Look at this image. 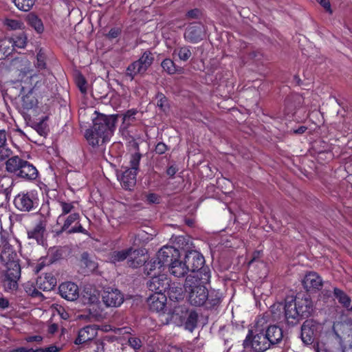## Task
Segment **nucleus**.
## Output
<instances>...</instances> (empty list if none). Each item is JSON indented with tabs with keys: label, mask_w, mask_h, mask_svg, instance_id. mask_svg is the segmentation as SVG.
<instances>
[{
	"label": "nucleus",
	"mask_w": 352,
	"mask_h": 352,
	"mask_svg": "<svg viewBox=\"0 0 352 352\" xmlns=\"http://www.w3.org/2000/svg\"><path fill=\"white\" fill-rule=\"evenodd\" d=\"M198 272L195 276H188L184 285L185 292L188 294V300L193 306H202L206 305L212 307L220 302L219 292L212 290L208 291L206 284L210 278V273Z\"/></svg>",
	"instance_id": "nucleus-1"
},
{
	"label": "nucleus",
	"mask_w": 352,
	"mask_h": 352,
	"mask_svg": "<svg viewBox=\"0 0 352 352\" xmlns=\"http://www.w3.org/2000/svg\"><path fill=\"white\" fill-rule=\"evenodd\" d=\"M1 241L0 261L6 267L3 287L6 291H14L18 287L17 281L21 276V267L12 245L13 243H16V240L14 238L5 239L1 235Z\"/></svg>",
	"instance_id": "nucleus-2"
},
{
	"label": "nucleus",
	"mask_w": 352,
	"mask_h": 352,
	"mask_svg": "<svg viewBox=\"0 0 352 352\" xmlns=\"http://www.w3.org/2000/svg\"><path fill=\"white\" fill-rule=\"evenodd\" d=\"M25 67L21 69L19 74L21 82V107L23 110H29L35 107L37 100L32 94V90L36 85L42 80V78L47 72L43 71L41 74H36L32 70L25 69L30 63L27 60H22Z\"/></svg>",
	"instance_id": "nucleus-3"
},
{
	"label": "nucleus",
	"mask_w": 352,
	"mask_h": 352,
	"mask_svg": "<svg viewBox=\"0 0 352 352\" xmlns=\"http://www.w3.org/2000/svg\"><path fill=\"white\" fill-rule=\"evenodd\" d=\"M285 317L289 325H295L304 318H308L313 311L312 300L309 296H297L294 299L286 300Z\"/></svg>",
	"instance_id": "nucleus-4"
},
{
	"label": "nucleus",
	"mask_w": 352,
	"mask_h": 352,
	"mask_svg": "<svg viewBox=\"0 0 352 352\" xmlns=\"http://www.w3.org/2000/svg\"><path fill=\"white\" fill-rule=\"evenodd\" d=\"M179 257V252L177 249L172 246L165 245L158 251L157 257L153 262L145 265V271L149 275L153 270L156 268L160 270L164 266H168L172 261Z\"/></svg>",
	"instance_id": "nucleus-5"
},
{
	"label": "nucleus",
	"mask_w": 352,
	"mask_h": 352,
	"mask_svg": "<svg viewBox=\"0 0 352 352\" xmlns=\"http://www.w3.org/2000/svg\"><path fill=\"white\" fill-rule=\"evenodd\" d=\"M245 349L254 352H264L271 346L262 330L257 324L254 329L249 330L243 344Z\"/></svg>",
	"instance_id": "nucleus-6"
},
{
	"label": "nucleus",
	"mask_w": 352,
	"mask_h": 352,
	"mask_svg": "<svg viewBox=\"0 0 352 352\" xmlns=\"http://www.w3.org/2000/svg\"><path fill=\"white\" fill-rule=\"evenodd\" d=\"M116 118L113 116L98 115L93 120L92 129L102 137V143L109 140L116 128Z\"/></svg>",
	"instance_id": "nucleus-7"
},
{
	"label": "nucleus",
	"mask_w": 352,
	"mask_h": 352,
	"mask_svg": "<svg viewBox=\"0 0 352 352\" xmlns=\"http://www.w3.org/2000/svg\"><path fill=\"white\" fill-rule=\"evenodd\" d=\"M140 254L142 256H144L142 250H134L132 248H129L126 250L112 252L109 255V259L111 263L116 264L129 257L128 261L129 265L133 268H136L145 263L144 258H139L138 259H135L136 258V256Z\"/></svg>",
	"instance_id": "nucleus-8"
},
{
	"label": "nucleus",
	"mask_w": 352,
	"mask_h": 352,
	"mask_svg": "<svg viewBox=\"0 0 352 352\" xmlns=\"http://www.w3.org/2000/svg\"><path fill=\"white\" fill-rule=\"evenodd\" d=\"M153 60L154 58L150 52H144L138 60L133 62L127 67L126 77L132 81L136 75L144 74L151 65Z\"/></svg>",
	"instance_id": "nucleus-9"
},
{
	"label": "nucleus",
	"mask_w": 352,
	"mask_h": 352,
	"mask_svg": "<svg viewBox=\"0 0 352 352\" xmlns=\"http://www.w3.org/2000/svg\"><path fill=\"white\" fill-rule=\"evenodd\" d=\"M80 216L78 212H73L69 215H66L60 221L62 226L60 230H56V233L60 235L63 232L67 234L83 233L87 234L86 230L80 223Z\"/></svg>",
	"instance_id": "nucleus-10"
},
{
	"label": "nucleus",
	"mask_w": 352,
	"mask_h": 352,
	"mask_svg": "<svg viewBox=\"0 0 352 352\" xmlns=\"http://www.w3.org/2000/svg\"><path fill=\"white\" fill-rule=\"evenodd\" d=\"M38 204V194L36 190H30L19 193L14 199L15 207L23 212H29L36 208Z\"/></svg>",
	"instance_id": "nucleus-11"
},
{
	"label": "nucleus",
	"mask_w": 352,
	"mask_h": 352,
	"mask_svg": "<svg viewBox=\"0 0 352 352\" xmlns=\"http://www.w3.org/2000/svg\"><path fill=\"white\" fill-rule=\"evenodd\" d=\"M140 161V154L131 155L130 159L131 167L127 168L120 178V182L123 188L126 190H131L136 183V175L139 168Z\"/></svg>",
	"instance_id": "nucleus-12"
},
{
	"label": "nucleus",
	"mask_w": 352,
	"mask_h": 352,
	"mask_svg": "<svg viewBox=\"0 0 352 352\" xmlns=\"http://www.w3.org/2000/svg\"><path fill=\"white\" fill-rule=\"evenodd\" d=\"M185 261L188 271H191V274L188 276H194L198 272H200V274L201 273V276H204L202 272L210 273L206 268L204 267V258L197 251L188 252L185 256Z\"/></svg>",
	"instance_id": "nucleus-13"
},
{
	"label": "nucleus",
	"mask_w": 352,
	"mask_h": 352,
	"mask_svg": "<svg viewBox=\"0 0 352 352\" xmlns=\"http://www.w3.org/2000/svg\"><path fill=\"white\" fill-rule=\"evenodd\" d=\"M102 300L107 307H118L124 302L123 294L117 288H105L102 294Z\"/></svg>",
	"instance_id": "nucleus-14"
},
{
	"label": "nucleus",
	"mask_w": 352,
	"mask_h": 352,
	"mask_svg": "<svg viewBox=\"0 0 352 352\" xmlns=\"http://www.w3.org/2000/svg\"><path fill=\"white\" fill-rule=\"evenodd\" d=\"M205 32V28L201 23H193L186 29L184 38L190 43H196L204 39Z\"/></svg>",
	"instance_id": "nucleus-15"
},
{
	"label": "nucleus",
	"mask_w": 352,
	"mask_h": 352,
	"mask_svg": "<svg viewBox=\"0 0 352 352\" xmlns=\"http://www.w3.org/2000/svg\"><path fill=\"white\" fill-rule=\"evenodd\" d=\"M170 280L166 274L153 276L147 283L148 289L154 293L166 292L170 286Z\"/></svg>",
	"instance_id": "nucleus-16"
},
{
	"label": "nucleus",
	"mask_w": 352,
	"mask_h": 352,
	"mask_svg": "<svg viewBox=\"0 0 352 352\" xmlns=\"http://www.w3.org/2000/svg\"><path fill=\"white\" fill-rule=\"evenodd\" d=\"M320 325L312 320H306L301 327V339L307 344H311Z\"/></svg>",
	"instance_id": "nucleus-17"
},
{
	"label": "nucleus",
	"mask_w": 352,
	"mask_h": 352,
	"mask_svg": "<svg viewBox=\"0 0 352 352\" xmlns=\"http://www.w3.org/2000/svg\"><path fill=\"white\" fill-rule=\"evenodd\" d=\"M261 329L264 331V334L270 346L278 345L283 341V330L280 327L272 324Z\"/></svg>",
	"instance_id": "nucleus-18"
},
{
	"label": "nucleus",
	"mask_w": 352,
	"mask_h": 352,
	"mask_svg": "<svg viewBox=\"0 0 352 352\" xmlns=\"http://www.w3.org/2000/svg\"><path fill=\"white\" fill-rule=\"evenodd\" d=\"M302 284L307 292H316L322 288L323 281L316 272H309L305 274Z\"/></svg>",
	"instance_id": "nucleus-19"
},
{
	"label": "nucleus",
	"mask_w": 352,
	"mask_h": 352,
	"mask_svg": "<svg viewBox=\"0 0 352 352\" xmlns=\"http://www.w3.org/2000/svg\"><path fill=\"white\" fill-rule=\"evenodd\" d=\"M166 296L162 292L154 293L148 298V305L152 311L162 312L165 311L166 307Z\"/></svg>",
	"instance_id": "nucleus-20"
},
{
	"label": "nucleus",
	"mask_w": 352,
	"mask_h": 352,
	"mask_svg": "<svg viewBox=\"0 0 352 352\" xmlns=\"http://www.w3.org/2000/svg\"><path fill=\"white\" fill-rule=\"evenodd\" d=\"M59 294L62 298L74 301L79 296V289L77 285L72 282H65L60 285Z\"/></svg>",
	"instance_id": "nucleus-21"
},
{
	"label": "nucleus",
	"mask_w": 352,
	"mask_h": 352,
	"mask_svg": "<svg viewBox=\"0 0 352 352\" xmlns=\"http://www.w3.org/2000/svg\"><path fill=\"white\" fill-rule=\"evenodd\" d=\"M98 334V327L96 325H88L78 331V337L75 340L76 344H81L94 339Z\"/></svg>",
	"instance_id": "nucleus-22"
},
{
	"label": "nucleus",
	"mask_w": 352,
	"mask_h": 352,
	"mask_svg": "<svg viewBox=\"0 0 352 352\" xmlns=\"http://www.w3.org/2000/svg\"><path fill=\"white\" fill-rule=\"evenodd\" d=\"M21 163L22 165L17 176L28 180L35 179L38 176L36 168L27 161L22 160Z\"/></svg>",
	"instance_id": "nucleus-23"
},
{
	"label": "nucleus",
	"mask_w": 352,
	"mask_h": 352,
	"mask_svg": "<svg viewBox=\"0 0 352 352\" xmlns=\"http://www.w3.org/2000/svg\"><path fill=\"white\" fill-rule=\"evenodd\" d=\"M81 301L85 305H98L99 293L96 289L85 287L82 293Z\"/></svg>",
	"instance_id": "nucleus-24"
},
{
	"label": "nucleus",
	"mask_w": 352,
	"mask_h": 352,
	"mask_svg": "<svg viewBox=\"0 0 352 352\" xmlns=\"http://www.w3.org/2000/svg\"><path fill=\"white\" fill-rule=\"evenodd\" d=\"M56 284V279L52 274H45L40 276L36 280L38 289L43 291L52 290Z\"/></svg>",
	"instance_id": "nucleus-25"
},
{
	"label": "nucleus",
	"mask_w": 352,
	"mask_h": 352,
	"mask_svg": "<svg viewBox=\"0 0 352 352\" xmlns=\"http://www.w3.org/2000/svg\"><path fill=\"white\" fill-rule=\"evenodd\" d=\"M45 231V224L42 221H39L32 229L28 231V236L29 239H34L38 244H43Z\"/></svg>",
	"instance_id": "nucleus-26"
},
{
	"label": "nucleus",
	"mask_w": 352,
	"mask_h": 352,
	"mask_svg": "<svg viewBox=\"0 0 352 352\" xmlns=\"http://www.w3.org/2000/svg\"><path fill=\"white\" fill-rule=\"evenodd\" d=\"M168 267L170 272L176 277H182L188 272L186 261L182 262L178 258L172 261Z\"/></svg>",
	"instance_id": "nucleus-27"
},
{
	"label": "nucleus",
	"mask_w": 352,
	"mask_h": 352,
	"mask_svg": "<svg viewBox=\"0 0 352 352\" xmlns=\"http://www.w3.org/2000/svg\"><path fill=\"white\" fill-rule=\"evenodd\" d=\"M58 204L60 208L61 212L57 218V224L60 225V221L65 216L69 215L73 212H76V205L77 203L76 201H65L60 200L58 201Z\"/></svg>",
	"instance_id": "nucleus-28"
},
{
	"label": "nucleus",
	"mask_w": 352,
	"mask_h": 352,
	"mask_svg": "<svg viewBox=\"0 0 352 352\" xmlns=\"http://www.w3.org/2000/svg\"><path fill=\"white\" fill-rule=\"evenodd\" d=\"M167 294L171 300L178 301L184 299V288L180 283H173L167 289Z\"/></svg>",
	"instance_id": "nucleus-29"
},
{
	"label": "nucleus",
	"mask_w": 352,
	"mask_h": 352,
	"mask_svg": "<svg viewBox=\"0 0 352 352\" xmlns=\"http://www.w3.org/2000/svg\"><path fill=\"white\" fill-rule=\"evenodd\" d=\"M12 38H5L0 41V60L10 55L14 50Z\"/></svg>",
	"instance_id": "nucleus-30"
},
{
	"label": "nucleus",
	"mask_w": 352,
	"mask_h": 352,
	"mask_svg": "<svg viewBox=\"0 0 352 352\" xmlns=\"http://www.w3.org/2000/svg\"><path fill=\"white\" fill-rule=\"evenodd\" d=\"M81 265L86 268L87 273L96 272L98 268V263L94 257H91L87 252L82 254Z\"/></svg>",
	"instance_id": "nucleus-31"
},
{
	"label": "nucleus",
	"mask_w": 352,
	"mask_h": 352,
	"mask_svg": "<svg viewBox=\"0 0 352 352\" xmlns=\"http://www.w3.org/2000/svg\"><path fill=\"white\" fill-rule=\"evenodd\" d=\"M21 162L22 160L18 156L9 158L6 163L7 171L17 175L22 165Z\"/></svg>",
	"instance_id": "nucleus-32"
},
{
	"label": "nucleus",
	"mask_w": 352,
	"mask_h": 352,
	"mask_svg": "<svg viewBox=\"0 0 352 352\" xmlns=\"http://www.w3.org/2000/svg\"><path fill=\"white\" fill-rule=\"evenodd\" d=\"M173 56L174 58L177 56L180 60L187 61L192 56L190 47L186 45L178 47L174 50Z\"/></svg>",
	"instance_id": "nucleus-33"
},
{
	"label": "nucleus",
	"mask_w": 352,
	"mask_h": 352,
	"mask_svg": "<svg viewBox=\"0 0 352 352\" xmlns=\"http://www.w3.org/2000/svg\"><path fill=\"white\" fill-rule=\"evenodd\" d=\"M28 24L33 28L36 32L41 34L44 30V26L42 21L34 14L30 13L27 16Z\"/></svg>",
	"instance_id": "nucleus-34"
},
{
	"label": "nucleus",
	"mask_w": 352,
	"mask_h": 352,
	"mask_svg": "<svg viewBox=\"0 0 352 352\" xmlns=\"http://www.w3.org/2000/svg\"><path fill=\"white\" fill-rule=\"evenodd\" d=\"M198 316L195 311H190L188 313L187 318L184 322V329L192 332L195 328L197 323Z\"/></svg>",
	"instance_id": "nucleus-35"
},
{
	"label": "nucleus",
	"mask_w": 352,
	"mask_h": 352,
	"mask_svg": "<svg viewBox=\"0 0 352 352\" xmlns=\"http://www.w3.org/2000/svg\"><path fill=\"white\" fill-rule=\"evenodd\" d=\"M85 136L89 144L93 146L102 143V137L96 133V131L91 128L86 131Z\"/></svg>",
	"instance_id": "nucleus-36"
},
{
	"label": "nucleus",
	"mask_w": 352,
	"mask_h": 352,
	"mask_svg": "<svg viewBox=\"0 0 352 352\" xmlns=\"http://www.w3.org/2000/svg\"><path fill=\"white\" fill-rule=\"evenodd\" d=\"M52 316L58 315L63 320H68L70 317V314L68 311L60 305H53L51 307Z\"/></svg>",
	"instance_id": "nucleus-37"
},
{
	"label": "nucleus",
	"mask_w": 352,
	"mask_h": 352,
	"mask_svg": "<svg viewBox=\"0 0 352 352\" xmlns=\"http://www.w3.org/2000/svg\"><path fill=\"white\" fill-rule=\"evenodd\" d=\"M13 2L19 10L28 12L34 5L35 0H13Z\"/></svg>",
	"instance_id": "nucleus-38"
},
{
	"label": "nucleus",
	"mask_w": 352,
	"mask_h": 352,
	"mask_svg": "<svg viewBox=\"0 0 352 352\" xmlns=\"http://www.w3.org/2000/svg\"><path fill=\"white\" fill-rule=\"evenodd\" d=\"M334 295L338 301L344 307L348 308L351 304V300L349 297L344 293L342 290L335 288L334 289Z\"/></svg>",
	"instance_id": "nucleus-39"
},
{
	"label": "nucleus",
	"mask_w": 352,
	"mask_h": 352,
	"mask_svg": "<svg viewBox=\"0 0 352 352\" xmlns=\"http://www.w3.org/2000/svg\"><path fill=\"white\" fill-rule=\"evenodd\" d=\"M4 24L12 30H22L25 27L24 23L21 20L14 19H6Z\"/></svg>",
	"instance_id": "nucleus-40"
},
{
	"label": "nucleus",
	"mask_w": 352,
	"mask_h": 352,
	"mask_svg": "<svg viewBox=\"0 0 352 352\" xmlns=\"http://www.w3.org/2000/svg\"><path fill=\"white\" fill-rule=\"evenodd\" d=\"M11 38L12 41L14 43V48H23L26 45L27 37L23 34H21L20 35L15 37H12Z\"/></svg>",
	"instance_id": "nucleus-41"
},
{
	"label": "nucleus",
	"mask_w": 352,
	"mask_h": 352,
	"mask_svg": "<svg viewBox=\"0 0 352 352\" xmlns=\"http://www.w3.org/2000/svg\"><path fill=\"white\" fill-rule=\"evenodd\" d=\"M162 67L164 71L170 74H173L176 72L175 63L170 58L164 59L162 63Z\"/></svg>",
	"instance_id": "nucleus-42"
},
{
	"label": "nucleus",
	"mask_w": 352,
	"mask_h": 352,
	"mask_svg": "<svg viewBox=\"0 0 352 352\" xmlns=\"http://www.w3.org/2000/svg\"><path fill=\"white\" fill-rule=\"evenodd\" d=\"M76 82L82 93L87 92V81L82 76L79 75L76 78Z\"/></svg>",
	"instance_id": "nucleus-43"
},
{
	"label": "nucleus",
	"mask_w": 352,
	"mask_h": 352,
	"mask_svg": "<svg viewBox=\"0 0 352 352\" xmlns=\"http://www.w3.org/2000/svg\"><path fill=\"white\" fill-rule=\"evenodd\" d=\"M37 62H36V67L39 70L44 69L45 67V57L41 54V51L37 54Z\"/></svg>",
	"instance_id": "nucleus-44"
},
{
	"label": "nucleus",
	"mask_w": 352,
	"mask_h": 352,
	"mask_svg": "<svg viewBox=\"0 0 352 352\" xmlns=\"http://www.w3.org/2000/svg\"><path fill=\"white\" fill-rule=\"evenodd\" d=\"M129 344L135 349H138L141 347V341L137 338H131L129 339Z\"/></svg>",
	"instance_id": "nucleus-45"
},
{
	"label": "nucleus",
	"mask_w": 352,
	"mask_h": 352,
	"mask_svg": "<svg viewBox=\"0 0 352 352\" xmlns=\"http://www.w3.org/2000/svg\"><path fill=\"white\" fill-rule=\"evenodd\" d=\"M12 153V151L8 148L6 146L0 148V158L1 160H4L5 158L9 157Z\"/></svg>",
	"instance_id": "nucleus-46"
},
{
	"label": "nucleus",
	"mask_w": 352,
	"mask_h": 352,
	"mask_svg": "<svg viewBox=\"0 0 352 352\" xmlns=\"http://www.w3.org/2000/svg\"><path fill=\"white\" fill-rule=\"evenodd\" d=\"M95 352H104V342L102 340H97L95 342Z\"/></svg>",
	"instance_id": "nucleus-47"
},
{
	"label": "nucleus",
	"mask_w": 352,
	"mask_h": 352,
	"mask_svg": "<svg viewBox=\"0 0 352 352\" xmlns=\"http://www.w3.org/2000/svg\"><path fill=\"white\" fill-rule=\"evenodd\" d=\"M6 132L5 130H0V148L6 146Z\"/></svg>",
	"instance_id": "nucleus-48"
},
{
	"label": "nucleus",
	"mask_w": 352,
	"mask_h": 352,
	"mask_svg": "<svg viewBox=\"0 0 352 352\" xmlns=\"http://www.w3.org/2000/svg\"><path fill=\"white\" fill-rule=\"evenodd\" d=\"M120 30L119 28H112L107 34V36L110 38H115L119 36Z\"/></svg>",
	"instance_id": "nucleus-49"
},
{
	"label": "nucleus",
	"mask_w": 352,
	"mask_h": 352,
	"mask_svg": "<svg viewBox=\"0 0 352 352\" xmlns=\"http://www.w3.org/2000/svg\"><path fill=\"white\" fill-rule=\"evenodd\" d=\"M136 113H137L136 110H134V109L129 110L124 115V120L129 121L131 118H134V116H135Z\"/></svg>",
	"instance_id": "nucleus-50"
},
{
	"label": "nucleus",
	"mask_w": 352,
	"mask_h": 352,
	"mask_svg": "<svg viewBox=\"0 0 352 352\" xmlns=\"http://www.w3.org/2000/svg\"><path fill=\"white\" fill-rule=\"evenodd\" d=\"M155 151L159 154H163L166 151V146L165 144L162 142H160L157 144L155 147Z\"/></svg>",
	"instance_id": "nucleus-51"
},
{
	"label": "nucleus",
	"mask_w": 352,
	"mask_h": 352,
	"mask_svg": "<svg viewBox=\"0 0 352 352\" xmlns=\"http://www.w3.org/2000/svg\"><path fill=\"white\" fill-rule=\"evenodd\" d=\"M318 1L327 11L331 12V4L329 0H318Z\"/></svg>",
	"instance_id": "nucleus-52"
},
{
	"label": "nucleus",
	"mask_w": 352,
	"mask_h": 352,
	"mask_svg": "<svg viewBox=\"0 0 352 352\" xmlns=\"http://www.w3.org/2000/svg\"><path fill=\"white\" fill-rule=\"evenodd\" d=\"M146 199L149 203H157L159 201V197L154 193H151L147 195Z\"/></svg>",
	"instance_id": "nucleus-53"
},
{
	"label": "nucleus",
	"mask_w": 352,
	"mask_h": 352,
	"mask_svg": "<svg viewBox=\"0 0 352 352\" xmlns=\"http://www.w3.org/2000/svg\"><path fill=\"white\" fill-rule=\"evenodd\" d=\"M200 11L198 9H194L188 12L187 16L190 19H195L198 17Z\"/></svg>",
	"instance_id": "nucleus-54"
},
{
	"label": "nucleus",
	"mask_w": 352,
	"mask_h": 352,
	"mask_svg": "<svg viewBox=\"0 0 352 352\" xmlns=\"http://www.w3.org/2000/svg\"><path fill=\"white\" fill-rule=\"evenodd\" d=\"M58 324L53 323L48 326L47 332L50 334H54L58 330Z\"/></svg>",
	"instance_id": "nucleus-55"
},
{
	"label": "nucleus",
	"mask_w": 352,
	"mask_h": 352,
	"mask_svg": "<svg viewBox=\"0 0 352 352\" xmlns=\"http://www.w3.org/2000/svg\"><path fill=\"white\" fill-rule=\"evenodd\" d=\"M90 314L91 315L94 317L96 320H101L104 318V315L102 313V311L100 312H98L97 311H92L91 309H90Z\"/></svg>",
	"instance_id": "nucleus-56"
},
{
	"label": "nucleus",
	"mask_w": 352,
	"mask_h": 352,
	"mask_svg": "<svg viewBox=\"0 0 352 352\" xmlns=\"http://www.w3.org/2000/svg\"><path fill=\"white\" fill-rule=\"evenodd\" d=\"M43 349L45 351V352H58L59 351L60 348L55 345H51Z\"/></svg>",
	"instance_id": "nucleus-57"
},
{
	"label": "nucleus",
	"mask_w": 352,
	"mask_h": 352,
	"mask_svg": "<svg viewBox=\"0 0 352 352\" xmlns=\"http://www.w3.org/2000/svg\"><path fill=\"white\" fill-rule=\"evenodd\" d=\"M9 302L8 300L5 298H0V307L2 309H6L8 307Z\"/></svg>",
	"instance_id": "nucleus-58"
},
{
	"label": "nucleus",
	"mask_w": 352,
	"mask_h": 352,
	"mask_svg": "<svg viewBox=\"0 0 352 352\" xmlns=\"http://www.w3.org/2000/svg\"><path fill=\"white\" fill-rule=\"evenodd\" d=\"M100 329L103 331L107 332L109 331H112L113 329L110 325L106 324V325H102L100 327L98 328V330Z\"/></svg>",
	"instance_id": "nucleus-59"
},
{
	"label": "nucleus",
	"mask_w": 352,
	"mask_h": 352,
	"mask_svg": "<svg viewBox=\"0 0 352 352\" xmlns=\"http://www.w3.org/2000/svg\"><path fill=\"white\" fill-rule=\"evenodd\" d=\"M166 172L168 175L173 176L176 173L177 170L174 166H170L167 169Z\"/></svg>",
	"instance_id": "nucleus-60"
},
{
	"label": "nucleus",
	"mask_w": 352,
	"mask_h": 352,
	"mask_svg": "<svg viewBox=\"0 0 352 352\" xmlns=\"http://www.w3.org/2000/svg\"><path fill=\"white\" fill-rule=\"evenodd\" d=\"M306 130H307L306 126H301L298 129L294 130V132L297 134H302V133H305Z\"/></svg>",
	"instance_id": "nucleus-61"
},
{
	"label": "nucleus",
	"mask_w": 352,
	"mask_h": 352,
	"mask_svg": "<svg viewBox=\"0 0 352 352\" xmlns=\"http://www.w3.org/2000/svg\"><path fill=\"white\" fill-rule=\"evenodd\" d=\"M160 98L157 101V106L162 107L164 106V102H166V98L162 94L160 95Z\"/></svg>",
	"instance_id": "nucleus-62"
},
{
	"label": "nucleus",
	"mask_w": 352,
	"mask_h": 352,
	"mask_svg": "<svg viewBox=\"0 0 352 352\" xmlns=\"http://www.w3.org/2000/svg\"><path fill=\"white\" fill-rule=\"evenodd\" d=\"M25 290H26V292L29 293L30 295H32L33 296H37L38 295L40 294V292L36 291V289H34L32 292H31L30 290H28V285L25 286Z\"/></svg>",
	"instance_id": "nucleus-63"
},
{
	"label": "nucleus",
	"mask_w": 352,
	"mask_h": 352,
	"mask_svg": "<svg viewBox=\"0 0 352 352\" xmlns=\"http://www.w3.org/2000/svg\"><path fill=\"white\" fill-rule=\"evenodd\" d=\"M10 352H28V350H27L25 348H18L12 351H10Z\"/></svg>",
	"instance_id": "nucleus-64"
}]
</instances>
